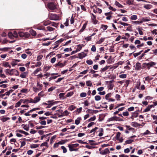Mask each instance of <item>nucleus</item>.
<instances>
[{
	"mask_svg": "<svg viewBox=\"0 0 157 157\" xmlns=\"http://www.w3.org/2000/svg\"><path fill=\"white\" fill-rule=\"evenodd\" d=\"M48 7L51 10H54L56 8V5L53 2H49L48 4Z\"/></svg>",
	"mask_w": 157,
	"mask_h": 157,
	"instance_id": "f257e3e1",
	"label": "nucleus"
},
{
	"mask_svg": "<svg viewBox=\"0 0 157 157\" xmlns=\"http://www.w3.org/2000/svg\"><path fill=\"white\" fill-rule=\"evenodd\" d=\"M123 121V120L122 119H120V118L117 117L115 116H114L113 117L109 118L107 120L108 121Z\"/></svg>",
	"mask_w": 157,
	"mask_h": 157,
	"instance_id": "f03ea898",
	"label": "nucleus"
},
{
	"mask_svg": "<svg viewBox=\"0 0 157 157\" xmlns=\"http://www.w3.org/2000/svg\"><path fill=\"white\" fill-rule=\"evenodd\" d=\"M156 63L153 61H151L148 63H147V68L148 69H150V68L154 66L155 65Z\"/></svg>",
	"mask_w": 157,
	"mask_h": 157,
	"instance_id": "7ed1b4c3",
	"label": "nucleus"
},
{
	"mask_svg": "<svg viewBox=\"0 0 157 157\" xmlns=\"http://www.w3.org/2000/svg\"><path fill=\"white\" fill-rule=\"evenodd\" d=\"M48 102L49 103L48 105V106H47L46 108H49L50 107L52 106L53 105L55 104H56L57 103V101H54V100H51V101H48Z\"/></svg>",
	"mask_w": 157,
	"mask_h": 157,
	"instance_id": "20e7f679",
	"label": "nucleus"
},
{
	"mask_svg": "<svg viewBox=\"0 0 157 157\" xmlns=\"http://www.w3.org/2000/svg\"><path fill=\"white\" fill-rule=\"evenodd\" d=\"M92 15L93 16V17H92V22L94 24H96L98 22V21L96 19V16L92 13Z\"/></svg>",
	"mask_w": 157,
	"mask_h": 157,
	"instance_id": "39448f33",
	"label": "nucleus"
},
{
	"mask_svg": "<svg viewBox=\"0 0 157 157\" xmlns=\"http://www.w3.org/2000/svg\"><path fill=\"white\" fill-rule=\"evenodd\" d=\"M141 69V65L140 63L137 62L136 63L135 69L136 70H140Z\"/></svg>",
	"mask_w": 157,
	"mask_h": 157,
	"instance_id": "423d86ee",
	"label": "nucleus"
},
{
	"mask_svg": "<svg viewBox=\"0 0 157 157\" xmlns=\"http://www.w3.org/2000/svg\"><path fill=\"white\" fill-rule=\"evenodd\" d=\"M86 56V54L84 52H82L78 54V57L80 59H82Z\"/></svg>",
	"mask_w": 157,
	"mask_h": 157,
	"instance_id": "0eeeda50",
	"label": "nucleus"
},
{
	"mask_svg": "<svg viewBox=\"0 0 157 157\" xmlns=\"http://www.w3.org/2000/svg\"><path fill=\"white\" fill-rule=\"evenodd\" d=\"M110 153V151L108 148L105 149L103 151H101L100 153L101 155H105Z\"/></svg>",
	"mask_w": 157,
	"mask_h": 157,
	"instance_id": "6e6552de",
	"label": "nucleus"
},
{
	"mask_svg": "<svg viewBox=\"0 0 157 157\" xmlns=\"http://www.w3.org/2000/svg\"><path fill=\"white\" fill-rule=\"evenodd\" d=\"M20 61V60L19 59H14L13 61L11 62V64L13 66H15L17 64V62H19Z\"/></svg>",
	"mask_w": 157,
	"mask_h": 157,
	"instance_id": "1a4fd4ad",
	"label": "nucleus"
},
{
	"mask_svg": "<svg viewBox=\"0 0 157 157\" xmlns=\"http://www.w3.org/2000/svg\"><path fill=\"white\" fill-rule=\"evenodd\" d=\"M56 14H51L49 17V19L51 20H56L57 19L56 18Z\"/></svg>",
	"mask_w": 157,
	"mask_h": 157,
	"instance_id": "9d476101",
	"label": "nucleus"
},
{
	"mask_svg": "<svg viewBox=\"0 0 157 157\" xmlns=\"http://www.w3.org/2000/svg\"><path fill=\"white\" fill-rule=\"evenodd\" d=\"M28 74V72H27L22 73L20 75V77L22 78H25Z\"/></svg>",
	"mask_w": 157,
	"mask_h": 157,
	"instance_id": "9b49d317",
	"label": "nucleus"
},
{
	"mask_svg": "<svg viewBox=\"0 0 157 157\" xmlns=\"http://www.w3.org/2000/svg\"><path fill=\"white\" fill-rule=\"evenodd\" d=\"M110 67V66H106L105 67H104L103 68L101 69L100 70V72L101 73H102L103 72L106 71Z\"/></svg>",
	"mask_w": 157,
	"mask_h": 157,
	"instance_id": "f8f14e48",
	"label": "nucleus"
},
{
	"mask_svg": "<svg viewBox=\"0 0 157 157\" xmlns=\"http://www.w3.org/2000/svg\"><path fill=\"white\" fill-rule=\"evenodd\" d=\"M40 100V97H36L33 100V103H36L39 102Z\"/></svg>",
	"mask_w": 157,
	"mask_h": 157,
	"instance_id": "ddd939ff",
	"label": "nucleus"
},
{
	"mask_svg": "<svg viewBox=\"0 0 157 157\" xmlns=\"http://www.w3.org/2000/svg\"><path fill=\"white\" fill-rule=\"evenodd\" d=\"M22 126H23L24 127H23L24 129L26 131H28L29 130V125L28 124L24 125V124H23L21 125Z\"/></svg>",
	"mask_w": 157,
	"mask_h": 157,
	"instance_id": "4468645a",
	"label": "nucleus"
},
{
	"mask_svg": "<svg viewBox=\"0 0 157 157\" xmlns=\"http://www.w3.org/2000/svg\"><path fill=\"white\" fill-rule=\"evenodd\" d=\"M81 120V118L80 117H78L77 119L75 121V123L76 125H78L80 122V120Z\"/></svg>",
	"mask_w": 157,
	"mask_h": 157,
	"instance_id": "2eb2a0df",
	"label": "nucleus"
},
{
	"mask_svg": "<svg viewBox=\"0 0 157 157\" xmlns=\"http://www.w3.org/2000/svg\"><path fill=\"white\" fill-rule=\"evenodd\" d=\"M54 66L55 67H63L62 63H61L60 61L58 63L54 65Z\"/></svg>",
	"mask_w": 157,
	"mask_h": 157,
	"instance_id": "dca6fc26",
	"label": "nucleus"
},
{
	"mask_svg": "<svg viewBox=\"0 0 157 157\" xmlns=\"http://www.w3.org/2000/svg\"><path fill=\"white\" fill-rule=\"evenodd\" d=\"M152 7V5L151 4H147L145 5L144 6V7L147 9L148 10L150 9Z\"/></svg>",
	"mask_w": 157,
	"mask_h": 157,
	"instance_id": "f3484780",
	"label": "nucleus"
},
{
	"mask_svg": "<svg viewBox=\"0 0 157 157\" xmlns=\"http://www.w3.org/2000/svg\"><path fill=\"white\" fill-rule=\"evenodd\" d=\"M137 29H138L139 33L140 35H143V33L142 31L143 29L142 27H138Z\"/></svg>",
	"mask_w": 157,
	"mask_h": 157,
	"instance_id": "a211bd4d",
	"label": "nucleus"
},
{
	"mask_svg": "<svg viewBox=\"0 0 157 157\" xmlns=\"http://www.w3.org/2000/svg\"><path fill=\"white\" fill-rule=\"evenodd\" d=\"M86 25H87V23H85L84 24L82 28L79 31V33H81L85 29Z\"/></svg>",
	"mask_w": 157,
	"mask_h": 157,
	"instance_id": "6ab92c4d",
	"label": "nucleus"
},
{
	"mask_svg": "<svg viewBox=\"0 0 157 157\" xmlns=\"http://www.w3.org/2000/svg\"><path fill=\"white\" fill-rule=\"evenodd\" d=\"M10 119V118L9 117H3L1 119V121L3 122L6 121Z\"/></svg>",
	"mask_w": 157,
	"mask_h": 157,
	"instance_id": "aec40b11",
	"label": "nucleus"
},
{
	"mask_svg": "<svg viewBox=\"0 0 157 157\" xmlns=\"http://www.w3.org/2000/svg\"><path fill=\"white\" fill-rule=\"evenodd\" d=\"M37 86L39 91L42 90L43 86L42 84H40L39 82H37Z\"/></svg>",
	"mask_w": 157,
	"mask_h": 157,
	"instance_id": "412c9836",
	"label": "nucleus"
},
{
	"mask_svg": "<svg viewBox=\"0 0 157 157\" xmlns=\"http://www.w3.org/2000/svg\"><path fill=\"white\" fill-rule=\"evenodd\" d=\"M115 5L119 7L123 8L124 6L120 4L118 2L116 1L115 3Z\"/></svg>",
	"mask_w": 157,
	"mask_h": 157,
	"instance_id": "4be33fe9",
	"label": "nucleus"
},
{
	"mask_svg": "<svg viewBox=\"0 0 157 157\" xmlns=\"http://www.w3.org/2000/svg\"><path fill=\"white\" fill-rule=\"evenodd\" d=\"M30 34L33 36H35L36 35V32L33 30V29L31 30L30 31Z\"/></svg>",
	"mask_w": 157,
	"mask_h": 157,
	"instance_id": "5701e85b",
	"label": "nucleus"
},
{
	"mask_svg": "<svg viewBox=\"0 0 157 157\" xmlns=\"http://www.w3.org/2000/svg\"><path fill=\"white\" fill-rule=\"evenodd\" d=\"M41 69L40 68H37L36 70L34 71L32 73L33 75H35L39 71H40Z\"/></svg>",
	"mask_w": 157,
	"mask_h": 157,
	"instance_id": "b1692460",
	"label": "nucleus"
},
{
	"mask_svg": "<svg viewBox=\"0 0 157 157\" xmlns=\"http://www.w3.org/2000/svg\"><path fill=\"white\" fill-rule=\"evenodd\" d=\"M76 108V107L75 106H74L73 105H71L69 107L68 109L70 111H72Z\"/></svg>",
	"mask_w": 157,
	"mask_h": 157,
	"instance_id": "393cba45",
	"label": "nucleus"
},
{
	"mask_svg": "<svg viewBox=\"0 0 157 157\" xmlns=\"http://www.w3.org/2000/svg\"><path fill=\"white\" fill-rule=\"evenodd\" d=\"M125 127L127 128L129 130H132L133 132H135V129L132 128L130 127V126L129 125H125Z\"/></svg>",
	"mask_w": 157,
	"mask_h": 157,
	"instance_id": "a878e982",
	"label": "nucleus"
},
{
	"mask_svg": "<svg viewBox=\"0 0 157 157\" xmlns=\"http://www.w3.org/2000/svg\"><path fill=\"white\" fill-rule=\"evenodd\" d=\"M92 83L90 81H88L86 82V85L88 86H92Z\"/></svg>",
	"mask_w": 157,
	"mask_h": 157,
	"instance_id": "bb28decb",
	"label": "nucleus"
},
{
	"mask_svg": "<svg viewBox=\"0 0 157 157\" xmlns=\"http://www.w3.org/2000/svg\"><path fill=\"white\" fill-rule=\"evenodd\" d=\"M15 69H12L10 70V72H8V74H9L10 75H14V72L15 71L14 70H15Z\"/></svg>",
	"mask_w": 157,
	"mask_h": 157,
	"instance_id": "cd10ccee",
	"label": "nucleus"
},
{
	"mask_svg": "<svg viewBox=\"0 0 157 157\" xmlns=\"http://www.w3.org/2000/svg\"><path fill=\"white\" fill-rule=\"evenodd\" d=\"M67 141V140H62L59 142L58 144H63L66 143Z\"/></svg>",
	"mask_w": 157,
	"mask_h": 157,
	"instance_id": "c85d7f7f",
	"label": "nucleus"
},
{
	"mask_svg": "<svg viewBox=\"0 0 157 157\" xmlns=\"http://www.w3.org/2000/svg\"><path fill=\"white\" fill-rule=\"evenodd\" d=\"M134 142V140L130 139L127 140L125 141V144H130L132 143V142Z\"/></svg>",
	"mask_w": 157,
	"mask_h": 157,
	"instance_id": "c756f323",
	"label": "nucleus"
},
{
	"mask_svg": "<svg viewBox=\"0 0 157 157\" xmlns=\"http://www.w3.org/2000/svg\"><path fill=\"white\" fill-rule=\"evenodd\" d=\"M137 18V16L136 15H133L131 17L130 19L132 20H135Z\"/></svg>",
	"mask_w": 157,
	"mask_h": 157,
	"instance_id": "7c9ffc66",
	"label": "nucleus"
},
{
	"mask_svg": "<svg viewBox=\"0 0 157 157\" xmlns=\"http://www.w3.org/2000/svg\"><path fill=\"white\" fill-rule=\"evenodd\" d=\"M68 146L69 148V149L70 151H74L73 148H74V147H73L72 144H69Z\"/></svg>",
	"mask_w": 157,
	"mask_h": 157,
	"instance_id": "2f4dec72",
	"label": "nucleus"
},
{
	"mask_svg": "<svg viewBox=\"0 0 157 157\" xmlns=\"http://www.w3.org/2000/svg\"><path fill=\"white\" fill-rule=\"evenodd\" d=\"M39 146V144H33L30 146V147L32 148H35L38 147Z\"/></svg>",
	"mask_w": 157,
	"mask_h": 157,
	"instance_id": "473e14b6",
	"label": "nucleus"
},
{
	"mask_svg": "<svg viewBox=\"0 0 157 157\" xmlns=\"http://www.w3.org/2000/svg\"><path fill=\"white\" fill-rule=\"evenodd\" d=\"M3 65L5 67H8L10 68H11L10 65L9 64V63L8 62L3 63Z\"/></svg>",
	"mask_w": 157,
	"mask_h": 157,
	"instance_id": "72a5a7b5",
	"label": "nucleus"
},
{
	"mask_svg": "<svg viewBox=\"0 0 157 157\" xmlns=\"http://www.w3.org/2000/svg\"><path fill=\"white\" fill-rule=\"evenodd\" d=\"M105 39V38H101V39L98 41L97 42V43L98 44H101L102 42H103L104 41Z\"/></svg>",
	"mask_w": 157,
	"mask_h": 157,
	"instance_id": "f704fd0d",
	"label": "nucleus"
},
{
	"mask_svg": "<svg viewBox=\"0 0 157 157\" xmlns=\"http://www.w3.org/2000/svg\"><path fill=\"white\" fill-rule=\"evenodd\" d=\"M119 23L122 25L124 26H128V25H130L128 24V23H124V22H121V21H119Z\"/></svg>",
	"mask_w": 157,
	"mask_h": 157,
	"instance_id": "c9c22d12",
	"label": "nucleus"
},
{
	"mask_svg": "<svg viewBox=\"0 0 157 157\" xmlns=\"http://www.w3.org/2000/svg\"><path fill=\"white\" fill-rule=\"evenodd\" d=\"M108 28V26L107 25H101V28L103 30H106Z\"/></svg>",
	"mask_w": 157,
	"mask_h": 157,
	"instance_id": "e433bc0d",
	"label": "nucleus"
},
{
	"mask_svg": "<svg viewBox=\"0 0 157 157\" xmlns=\"http://www.w3.org/2000/svg\"><path fill=\"white\" fill-rule=\"evenodd\" d=\"M86 63L88 65H91L93 64V62L91 59H89L86 60Z\"/></svg>",
	"mask_w": 157,
	"mask_h": 157,
	"instance_id": "4c0bfd02",
	"label": "nucleus"
},
{
	"mask_svg": "<svg viewBox=\"0 0 157 157\" xmlns=\"http://www.w3.org/2000/svg\"><path fill=\"white\" fill-rule=\"evenodd\" d=\"M61 148L63 150V152L65 153L67 152V149L64 146H62Z\"/></svg>",
	"mask_w": 157,
	"mask_h": 157,
	"instance_id": "58836bf2",
	"label": "nucleus"
},
{
	"mask_svg": "<svg viewBox=\"0 0 157 157\" xmlns=\"http://www.w3.org/2000/svg\"><path fill=\"white\" fill-rule=\"evenodd\" d=\"M77 46L78 48L76 50H77L78 51H80L81 49L82 48V46L81 44H78L77 45Z\"/></svg>",
	"mask_w": 157,
	"mask_h": 157,
	"instance_id": "ea45409f",
	"label": "nucleus"
},
{
	"mask_svg": "<svg viewBox=\"0 0 157 157\" xmlns=\"http://www.w3.org/2000/svg\"><path fill=\"white\" fill-rule=\"evenodd\" d=\"M47 29L49 31H53L55 29L54 28L50 26H48L47 27Z\"/></svg>",
	"mask_w": 157,
	"mask_h": 157,
	"instance_id": "a19ab883",
	"label": "nucleus"
},
{
	"mask_svg": "<svg viewBox=\"0 0 157 157\" xmlns=\"http://www.w3.org/2000/svg\"><path fill=\"white\" fill-rule=\"evenodd\" d=\"M101 99V97L99 95H97L95 97V99L96 101H99Z\"/></svg>",
	"mask_w": 157,
	"mask_h": 157,
	"instance_id": "79ce46f5",
	"label": "nucleus"
},
{
	"mask_svg": "<svg viewBox=\"0 0 157 157\" xmlns=\"http://www.w3.org/2000/svg\"><path fill=\"white\" fill-rule=\"evenodd\" d=\"M119 77L121 78H126L127 75L126 74H122L119 75Z\"/></svg>",
	"mask_w": 157,
	"mask_h": 157,
	"instance_id": "37998d69",
	"label": "nucleus"
},
{
	"mask_svg": "<svg viewBox=\"0 0 157 157\" xmlns=\"http://www.w3.org/2000/svg\"><path fill=\"white\" fill-rule=\"evenodd\" d=\"M111 96V93H109L108 94H107L105 96V98L106 100L108 99Z\"/></svg>",
	"mask_w": 157,
	"mask_h": 157,
	"instance_id": "c03bdc74",
	"label": "nucleus"
},
{
	"mask_svg": "<svg viewBox=\"0 0 157 157\" xmlns=\"http://www.w3.org/2000/svg\"><path fill=\"white\" fill-rule=\"evenodd\" d=\"M96 119V117L95 116H94L93 117L90 118L88 120V121H94Z\"/></svg>",
	"mask_w": 157,
	"mask_h": 157,
	"instance_id": "a18cd8bd",
	"label": "nucleus"
},
{
	"mask_svg": "<svg viewBox=\"0 0 157 157\" xmlns=\"http://www.w3.org/2000/svg\"><path fill=\"white\" fill-rule=\"evenodd\" d=\"M86 112L92 114L94 113V110L90 109H88L86 110Z\"/></svg>",
	"mask_w": 157,
	"mask_h": 157,
	"instance_id": "49530a36",
	"label": "nucleus"
},
{
	"mask_svg": "<svg viewBox=\"0 0 157 157\" xmlns=\"http://www.w3.org/2000/svg\"><path fill=\"white\" fill-rule=\"evenodd\" d=\"M18 34L19 36L21 37H24L25 33H24L22 32H20L18 33Z\"/></svg>",
	"mask_w": 157,
	"mask_h": 157,
	"instance_id": "de8ad7c7",
	"label": "nucleus"
},
{
	"mask_svg": "<svg viewBox=\"0 0 157 157\" xmlns=\"http://www.w3.org/2000/svg\"><path fill=\"white\" fill-rule=\"evenodd\" d=\"M48 143L46 142H44L43 143H42L40 145V146L41 147H43V146H46V147H48Z\"/></svg>",
	"mask_w": 157,
	"mask_h": 157,
	"instance_id": "09e8293b",
	"label": "nucleus"
},
{
	"mask_svg": "<svg viewBox=\"0 0 157 157\" xmlns=\"http://www.w3.org/2000/svg\"><path fill=\"white\" fill-rule=\"evenodd\" d=\"M86 96V93L82 92L81 93L80 96L82 98L85 97Z\"/></svg>",
	"mask_w": 157,
	"mask_h": 157,
	"instance_id": "8fccbe9b",
	"label": "nucleus"
},
{
	"mask_svg": "<svg viewBox=\"0 0 157 157\" xmlns=\"http://www.w3.org/2000/svg\"><path fill=\"white\" fill-rule=\"evenodd\" d=\"M8 36L11 39L13 38V33H12L11 32H10L8 33Z\"/></svg>",
	"mask_w": 157,
	"mask_h": 157,
	"instance_id": "3c124183",
	"label": "nucleus"
},
{
	"mask_svg": "<svg viewBox=\"0 0 157 157\" xmlns=\"http://www.w3.org/2000/svg\"><path fill=\"white\" fill-rule=\"evenodd\" d=\"M85 40L87 41H90L91 40V36H87L85 38Z\"/></svg>",
	"mask_w": 157,
	"mask_h": 157,
	"instance_id": "603ef678",
	"label": "nucleus"
},
{
	"mask_svg": "<svg viewBox=\"0 0 157 157\" xmlns=\"http://www.w3.org/2000/svg\"><path fill=\"white\" fill-rule=\"evenodd\" d=\"M98 128L97 127H95L94 128L92 129L90 131V133H91L94 132V133L96 130H97Z\"/></svg>",
	"mask_w": 157,
	"mask_h": 157,
	"instance_id": "864d4df0",
	"label": "nucleus"
},
{
	"mask_svg": "<svg viewBox=\"0 0 157 157\" xmlns=\"http://www.w3.org/2000/svg\"><path fill=\"white\" fill-rule=\"evenodd\" d=\"M132 23L135 24H139L140 23H141L143 22V21H132Z\"/></svg>",
	"mask_w": 157,
	"mask_h": 157,
	"instance_id": "5fc2aeb1",
	"label": "nucleus"
},
{
	"mask_svg": "<svg viewBox=\"0 0 157 157\" xmlns=\"http://www.w3.org/2000/svg\"><path fill=\"white\" fill-rule=\"evenodd\" d=\"M56 88V87L55 86H52L48 89V92L52 91L53 90H54Z\"/></svg>",
	"mask_w": 157,
	"mask_h": 157,
	"instance_id": "6e6d98bb",
	"label": "nucleus"
},
{
	"mask_svg": "<svg viewBox=\"0 0 157 157\" xmlns=\"http://www.w3.org/2000/svg\"><path fill=\"white\" fill-rule=\"evenodd\" d=\"M113 14V13L111 11H110L108 13H105V15L106 16H111Z\"/></svg>",
	"mask_w": 157,
	"mask_h": 157,
	"instance_id": "4d7b16f0",
	"label": "nucleus"
},
{
	"mask_svg": "<svg viewBox=\"0 0 157 157\" xmlns=\"http://www.w3.org/2000/svg\"><path fill=\"white\" fill-rule=\"evenodd\" d=\"M91 50L93 52L96 51V48L95 46L94 45H92V47L91 48Z\"/></svg>",
	"mask_w": 157,
	"mask_h": 157,
	"instance_id": "13d9d810",
	"label": "nucleus"
},
{
	"mask_svg": "<svg viewBox=\"0 0 157 157\" xmlns=\"http://www.w3.org/2000/svg\"><path fill=\"white\" fill-rule=\"evenodd\" d=\"M25 33V35H24V37L25 38H27L29 37L30 36V34L29 33L27 32H25L24 33Z\"/></svg>",
	"mask_w": 157,
	"mask_h": 157,
	"instance_id": "bf43d9fd",
	"label": "nucleus"
},
{
	"mask_svg": "<svg viewBox=\"0 0 157 157\" xmlns=\"http://www.w3.org/2000/svg\"><path fill=\"white\" fill-rule=\"evenodd\" d=\"M44 25L45 26H47L48 25H50L51 24V23L49 21H45L44 23Z\"/></svg>",
	"mask_w": 157,
	"mask_h": 157,
	"instance_id": "052dcab7",
	"label": "nucleus"
},
{
	"mask_svg": "<svg viewBox=\"0 0 157 157\" xmlns=\"http://www.w3.org/2000/svg\"><path fill=\"white\" fill-rule=\"evenodd\" d=\"M64 94H65L64 93H61L59 94V98H62V99H63L64 97Z\"/></svg>",
	"mask_w": 157,
	"mask_h": 157,
	"instance_id": "680f3d73",
	"label": "nucleus"
},
{
	"mask_svg": "<svg viewBox=\"0 0 157 157\" xmlns=\"http://www.w3.org/2000/svg\"><path fill=\"white\" fill-rule=\"evenodd\" d=\"M121 133L120 132H118L117 133L116 135V139H119L120 138Z\"/></svg>",
	"mask_w": 157,
	"mask_h": 157,
	"instance_id": "e2e57ef3",
	"label": "nucleus"
},
{
	"mask_svg": "<svg viewBox=\"0 0 157 157\" xmlns=\"http://www.w3.org/2000/svg\"><path fill=\"white\" fill-rule=\"evenodd\" d=\"M104 87L103 86H101L98 88L97 89V90L98 91H99V92H100L104 90Z\"/></svg>",
	"mask_w": 157,
	"mask_h": 157,
	"instance_id": "0e129e2a",
	"label": "nucleus"
},
{
	"mask_svg": "<svg viewBox=\"0 0 157 157\" xmlns=\"http://www.w3.org/2000/svg\"><path fill=\"white\" fill-rule=\"evenodd\" d=\"M138 116V113H136L135 112L133 113L132 115V117H136Z\"/></svg>",
	"mask_w": 157,
	"mask_h": 157,
	"instance_id": "69168bd1",
	"label": "nucleus"
},
{
	"mask_svg": "<svg viewBox=\"0 0 157 157\" xmlns=\"http://www.w3.org/2000/svg\"><path fill=\"white\" fill-rule=\"evenodd\" d=\"M56 59L55 57H53V58H52L51 59V62L52 63H54L56 60Z\"/></svg>",
	"mask_w": 157,
	"mask_h": 157,
	"instance_id": "338daca9",
	"label": "nucleus"
},
{
	"mask_svg": "<svg viewBox=\"0 0 157 157\" xmlns=\"http://www.w3.org/2000/svg\"><path fill=\"white\" fill-rule=\"evenodd\" d=\"M13 34L14 37H18V34L16 32L14 31Z\"/></svg>",
	"mask_w": 157,
	"mask_h": 157,
	"instance_id": "774afa93",
	"label": "nucleus"
}]
</instances>
